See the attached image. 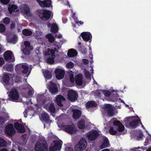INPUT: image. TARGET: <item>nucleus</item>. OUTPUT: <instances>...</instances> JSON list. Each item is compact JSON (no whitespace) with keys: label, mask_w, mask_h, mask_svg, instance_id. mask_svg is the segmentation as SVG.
Wrapping results in <instances>:
<instances>
[{"label":"nucleus","mask_w":151,"mask_h":151,"mask_svg":"<svg viewBox=\"0 0 151 151\" xmlns=\"http://www.w3.org/2000/svg\"><path fill=\"white\" fill-rule=\"evenodd\" d=\"M113 124L115 126V127H117V130L114 129L113 127H110L109 132L112 135H115L117 132V131L120 132L123 131L124 129V127L122 124L119 121L115 120L113 122Z\"/></svg>","instance_id":"obj_1"},{"label":"nucleus","mask_w":151,"mask_h":151,"mask_svg":"<svg viewBox=\"0 0 151 151\" xmlns=\"http://www.w3.org/2000/svg\"><path fill=\"white\" fill-rule=\"evenodd\" d=\"M37 12L40 18L43 20H48L51 16V11L45 9L38 10Z\"/></svg>","instance_id":"obj_2"},{"label":"nucleus","mask_w":151,"mask_h":151,"mask_svg":"<svg viewBox=\"0 0 151 151\" xmlns=\"http://www.w3.org/2000/svg\"><path fill=\"white\" fill-rule=\"evenodd\" d=\"M35 150L37 151H48L47 145L45 139L40 140L35 145Z\"/></svg>","instance_id":"obj_3"},{"label":"nucleus","mask_w":151,"mask_h":151,"mask_svg":"<svg viewBox=\"0 0 151 151\" xmlns=\"http://www.w3.org/2000/svg\"><path fill=\"white\" fill-rule=\"evenodd\" d=\"M85 144H87L86 139L82 138L75 145L74 148L75 151H82L85 149L86 147Z\"/></svg>","instance_id":"obj_4"},{"label":"nucleus","mask_w":151,"mask_h":151,"mask_svg":"<svg viewBox=\"0 0 151 151\" xmlns=\"http://www.w3.org/2000/svg\"><path fill=\"white\" fill-rule=\"evenodd\" d=\"M5 132L7 135L12 137L16 132L13 124L11 123L8 124L5 128Z\"/></svg>","instance_id":"obj_5"},{"label":"nucleus","mask_w":151,"mask_h":151,"mask_svg":"<svg viewBox=\"0 0 151 151\" xmlns=\"http://www.w3.org/2000/svg\"><path fill=\"white\" fill-rule=\"evenodd\" d=\"M68 99L71 102L76 101L78 97V94L77 92L73 90L68 91L67 93Z\"/></svg>","instance_id":"obj_6"},{"label":"nucleus","mask_w":151,"mask_h":151,"mask_svg":"<svg viewBox=\"0 0 151 151\" xmlns=\"http://www.w3.org/2000/svg\"><path fill=\"white\" fill-rule=\"evenodd\" d=\"M4 57L6 61L8 62H14L15 61L13 54L11 51H5L4 53Z\"/></svg>","instance_id":"obj_7"},{"label":"nucleus","mask_w":151,"mask_h":151,"mask_svg":"<svg viewBox=\"0 0 151 151\" xmlns=\"http://www.w3.org/2000/svg\"><path fill=\"white\" fill-rule=\"evenodd\" d=\"M74 127V124H72L71 125H62L61 129L65 132L72 134L74 133L76 131Z\"/></svg>","instance_id":"obj_8"},{"label":"nucleus","mask_w":151,"mask_h":151,"mask_svg":"<svg viewBox=\"0 0 151 151\" xmlns=\"http://www.w3.org/2000/svg\"><path fill=\"white\" fill-rule=\"evenodd\" d=\"M88 139L91 140H94L99 136V134L96 130H91L86 134Z\"/></svg>","instance_id":"obj_9"},{"label":"nucleus","mask_w":151,"mask_h":151,"mask_svg":"<svg viewBox=\"0 0 151 151\" xmlns=\"http://www.w3.org/2000/svg\"><path fill=\"white\" fill-rule=\"evenodd\" d=\"M9 96L12 101L17 100L19 96L18 91L16 89H13L10 92Z\"/></svg>","instance_id":"obj_10"},{"label":"nucleus","mask_w":151,"mask_h":151,"mask_svg":"<svg viewBox=\"0 0 151 151\" xmlns=\"http://www.w3.org/2000/svg\"><path fill=\"white\" fill-rule=\"evenodd\" d=\"M54 72L56 75V77L58 80L62 79L64 77L65 72L64 71L59 68L55 69Z\"/></svg>","instance_id":"obj_11"},{"label":"nucleus","mask_w":151,"mask_h":151,"mask_svg":"<svg viewBox=\"0 0 151 151\" xmlns=\"http://www.w3.org/2000/svg\"><path fill=\"white\" fill-rule=\"evenodd\" d=\"M15 128L17 130L18 133H24L26 131V129L24 126L22 124L16 122L14 124Z\"/></svg>","instance_id":"obj_12"},{"label":"nucleus","mask_w":151,"mask_h":151,"mask_svg":"<svg viewBox=\"0 0 151 151\" xmlns=\"http://www.w3.org/2000/svg\"><path fill=\"white\" fill-rule=\"evenodd\" d=\"M50 85L49 87V90L52 94L57 93L58 90L56 84L52 82H50Z\"/></svg>","instance_id":"obj_13"},{"label":"nucleus","mask_w":151,"mask_h":151,"mask_svg":"<svg viewBox=\"0 0 151 151\" xmlns=\"http://www.w3.org/2000/svg\"><path fill=\"white\" fill-rule=\"evenodd\" d=\"M105 109L109 116L112 117L114 114L112 106L110 104H107L105 106Z\"/></svg>","instance_id":"obj_14"},{"label":"nucleus","mask_w":151,"mask_h":151,"mask_svg":"<svg viewBox=\"0 0 151 151\" xmlns=\"http://www.w3.org/2000/svg\"><path fill=\"white\" fill-rule=\"evenodd\" d=\"M140 123L142 124L141 120L140 119H135L129 123V126L132 128L134 129L138 126V124Z\"/></svg>","instance_id":"obj_15"},{"label":"nucleus","mask_w":151,"mask_h":151,"mask_svg":"<svg viewBox=\"0 0 151 151\" xmlns=\"http://www.w3.org/2000/svg\"><path fill=\"white\" fill-rule=\"evenodd\" d=\"M75 81L76 84L79 86L83 84V76L82 74H79L75 77Z\"/></svg>","instance_id":"obj_16"},{"label":"nucleus","mask_w":151,"mask_h":151,"mask_svg":"<svg viewBox=\"0 0 151 151\" xmlns=\"http://www.w3.org/2000/svg\"><path fill=\"white\" fill-rule=\"evenodd\" d=\"M72 112H73V117L75 120L78 119L81 115V112L79 110L73 109L72 110Z\"/></svg>","instance_id":"obj_17"},{"label":"nucleus","mask_w":151,"mask_h":151,"mask_svg":"<svg viewBox=\"0 0 151 151\" xmlns=\"http://www.w3.org/2000/svg\"><path fill=\"white\" fill-rule=\"evenodd\" d=\"M56 103L58 106H63V104L62 101H65V99L62 96L59 95L56 97Z\"/></svg>","instance_id":"obj_18"},{"label":"nucleus","mask_w":151,"mask_h":151,"mask_svg":"<svg viewBox=\"0 0 151 151\" xmlns=\"http://www.w3.org/2000/svg\"><path fill=\"white\" fill-rule=\"evenodd\" d=\"M51 4V0H45L40 2L39 5L42 7H49Z\"/></svg>","instance_id":"obj_19"},{"label":"nucleus","mask_w":151,"mask_h":151,"mask_svg":"<svg viewBox=\"0 0 151 151\" xmlns=\"http://www.w3.org/2000/svg\"><path fill=\"white\" fill-rule=\"evenodd\" d=\"M81 36L83 39L85 41H88L91 37V33L89 32H83L81 34Z\"/></svg>","instance_id":"obj_20"},{"label":"nucleus","mask_w":151,"mask_h":151,"mask_svg":"<svg viewBox=\"0 0 151 151\" xmlns=\"http://www.w3.org/2000/svg\"><path fill=\"white\" fill-rule=\"evenodd\" d=\"M9 75H11V74L8 73H6L4 74L2 80L5 84H9V83L10 79Z\"/></svg>","instance_id":"obj_21"},{"label":"nucleus","mask_w":151,"mask_h":151,"mask_svg":"<svg viewBox=\"0 0 151 151\" xmlns=\"http://www.w3.org/2000/svg\"><path fill=\"white\" fill-rule=\"evenodd\" d=\"M21 9L22 12L26 14H28L30 13V9L27 4H24L22 6Z\"/></svg>","instance_id":"obj_22"},{"label":"nucleus","mask_w":151,"mask_h":151,"mask_svg":"<svg viewBox=\"0 0 151 151\" xmlns=\"http://www.w3.org/2000/svg\"><path fill=\"white\" fill-rule=\"evenodd\" d=\"M77 54V51L76 50L72 49L69 50L67 53L68 56L70 58L75 57Z\"/></svg>","instance_id":"obj_23"},{"label":"nucleus","mask_w":151,"mask_h":151,"mask_svg":"<svg viewBox=\"0 0 151 151\" xmlns=\"http://www.w3.org/2000/svg\"><path fill=\"white\" fill-rule=\"evenodd\" d=\"M110 146L109 141L108 138L105 137L104 140V141L101 145L100 147L101 149L109 147Z\"/></svg>","instance_id":"obj_24"},{"label":"nucleus","mask_w":151,"mask_h":151,"mask_svg":"<svg viewBox=\"0 0 151 151\" xmlns=\"http://www.w3.org/2000/svg\"><path fill=\"white\" fill-rule=\"evenodd\" d=\"M85 121L83 119H81L78 122L77 126L80 129H84L86 126Z\"/></svg>","instance_id":"obj_25"},{"label":"nucleus","mask_w":151,"mask_h":151,"mask_svg":"<svg viewBox=\"0 0 151 151\" xmlns=\"http://www.w3.org/2000/svg\"><path fill=\"white\" fill-rule=\"evenodd\" d=\"M53 142L54 144V147L56 150H58L60 149L61 147V144L60 141L53 140Z\"/></svg>","instance_id":"obj_26"},{"label":"nucleus","mask_w":151,"mask_h":151,"mask_svg":"<svg viewBox=\"0 0 151 151\" xmlns=\"http://www.w3.org/2000/svg\"><path fill=\"white\" fill-rule=\"evenodd\" d=\"M97 104L94 101H88L86 104V107L87 108H89L90 107H96Z\"/></svg>","instance_id":"obj_27"},{"label":"nucleus","mask_w":151,"mask_h":151,"mask_svg":"<svg viewBox=\"0 0 151 151\" xmlns=\"http://www.w3.org/2000/svg\"><path fill=\"white\" fill-rule=\"evenodd\" d=\"M23 34L25 36H30L32 34V32L30 29H24L22 30Z\"/></svg>","instance_id":"obj_28"},{"label":"nucleus","mask_w":151,"mask_h":151,"mask_svg":"<svg viewBox=\"0 0 151 151\" xmlns=\"http://www.w3.org/2000/svg\"><path fill=\"white\" fill-rule=\"evenodd\" d=\"M59 30L58 25L56 24H53L51 27L50 31L54 33H57Z\"/></svg>","instance_id":"obj_29"},{"label":"nucleus","mask_w":151,"mask_h":151,"mask_svg":"<svg viewBox=\"0 0 151 151\" xmlns=\"http://www.w3.org/2000/svg\"><path fill=\"white\" fill-rule=\"evenodd\" d=\"M3 68L4 69L6 70L7 71L9 72H12L13 70V65L12 64H9L7 65H5L3 66Z\"/></svg>","instance_id":"obj_30"},{"label":"nucleus","mask_w":151,"mask_h":151,"mask_svg":"<svg viewBox=\"0 0 151 151\" xmlns=\"http://www.w3.org/2000/svg\"><path fill=\"white\" fill-rule=\"evenodd\" d=\"M55 52L53 49H50V48H48L47 51L45 53V55L46 56L51 55L52 57H55Z\"/></svg>","instance_id":"obj_31"},{"label":"nucleus","mask_w":151,"mask_h":151,"mask_svg":"<svg viewBox=\"0 0 151 151\" xmlns=\"http://www.w3.org/2000/svg\"><path fill=\"white\" fill-rule=\"evenodd\" d=\"M44 74L45 77L48 79H50L52 77V74L48 70H46L44 72Z\"/></svg>","instance_id":"obj_32"},{"label":"nucleus","mask_w":151,"mask_h":151,"mask_svg":"<svg viewBox=\"0 0 151 151\" xmlns=\"http://www.w3.org/2000/svg\"><path fill=\"white\" fill-rule=\"evenodd\" d=\"M17 8V6L15 5H12L8 8V11L10 14H12L13 12H15V10Z\"/></svg>","instance_id":"obj_33"},{"label":"nucleus","mask_w":151,"mask_h":151,"mask_svg":"<svg viewBox=\"0 0 151 151\" xmlns=\"http://www.w3.org/2000/svg\"><path fill=\"white\" fill-rule=\"evenodd\" d=\"M41 117L42 120L45 122H46L48 121L49 120V116L46 113L42 114Z\"/></svg>","instance_id":"obj_34"},{"label":"nucleus","mask_w":151,"mask_h":151,"mask_svg":"<svg viewBox=\"0 0 151 151\" xmlns=\"http://www.w3.org/2000/svg\"><path fill=\"white\" fill-rule=\"evenodd\" d=\"M7 142L4 139L0 137V147L6 146Z\"/></svg>","instance_id":"obj_35"},{"label":"nucleus","mask_w":151,"mask_h":151,"mask_svg":"<svg viewBox=\"0 0 151 151\" xmlns=\"http://www.w3.org/2000/svg\"><path fill=\"white\" fill-rule=\"evenodd\" d=\"M32 50L31 48L25 47L23 50V52L25 55H28L30 53V50Z\"/></svg>","instance_id":"obj_36"},{"label":"nucleus","mask_w":151,"mask_h":151,"mask_svg":"<svg viewBox=\"0 0 151 151\" xmlns=\"http://www.w3.org/2000/svg\"><path fill=\"white\" fill-rule=\"evenodd\" d=\"M22 68L23 69V73L24 74H26L28 72L29 68L28 66L25 65H22Z\"/></svg>","instance_id":"obj_37"},{"label":"nucleus","mask_w":151,"mask_h":151,"mask_svg":"<svg viewBox=\"0 0 151 151\" xmlns=\"http://www.w3.org/2000/svg\"><path fill=\"white\" fill-rule=\"evenodd\" d=\"M79 49L80 51L83 54H85L87 52V50L85 47L82 46H80L79 47Z\"/></svg>","instance_id":"obj_38"},{"label":"nucleus","mask_w":151,"mask_h":151,"mask_svg":"<svg viewBox=\"0 0 151 151\" xmlns=\"http://www.w3.org/2000/svg\"><path fill=\"white\" fill-rule=\"evenodd\" d=\"M48 109L51 112L53 113L55 112V109L54 106V104L52 103H51L48 107Z\"/></svg>","instance_id":"obj_39"},{"label":"nucleus","mask_w":151,"mask_h":151,"mask_svg":"<svg viewBox=\"0 0 151 151\" xmlns=\"http://www.w3.org/2000/svg\"><path fill=\"white\" fill-rule=\"evenodd\" d=\"M55 57H49L47 60V63L49 64H53L54 63V58Z\"/></svg>","instance_id":"obj_40"},{"label":"nucleus","mask_w":151,"mask_h":151,"mask_svg":"<svg viewBox=\"0 0 151 151\" xmlns=\"http://www.w3.org/2000/svg\"><path fill=\"white\" fill-rule=\"evenodd\" d=\"M102 93L106 97L110 96L111 94V92L110 91L107 90H103Z\"/></svg>","instance_id":"obj_41"},{"label":"nucleus","mask_w":151,"mask_h":151,"mask_svg":"<svg viewBox=\"0 0 151 151\" xmlns=\"http://www.w3.org/2000/svg\"><path fill=\"white\" fill-rule=\"evenodd\" d=\"M74 66V64L72 62H69L68 63L66 64V67L69 69H71Z\"/></svg>","instance_id":"obj_42"},{"label":"nucleus","mask_w":151,"mask_h":151,"mask_svg":"<svg viewBox=\"0 0 151 151\" xmlns=\"http://www.w3.org/2000/svg\"><path fill=\"white\" fill-rule=\"evenodd\" d=\"M6 30V28L5 25L3 24H0V32L3 33Z\"/></svg>","instance_id":"obj_43"},{"label":"nucleus","mask_w":151,"mask_h":151,"mask_svg":"<svg viewBox=\"0 0 151 151\" xmlns=\"http://www.w3.org/2000/svg\"><path fill=\"white\" fill-rule=\"evenodd\" d=\"M3 21L4 24H8L10 22V19L9 17H6L4 19Z\"/></svg>","instance_id":"obj_44"},{"label":"nucleus","mask_w":151,"mask_h":151,"mask_svg":"<svg viewBox=\"0 0 151 151\" xmlns=\"http://www.w3.org/2000/svg\"><path fill=\"white\" fill-rule=\"evenodd\" d=\"M84 75L86 78H91V74L89 71L86 70L85 71Z\"/></svg>","instance_id":"obj_45"},{"label":"nucleus","mask_w":151,"mask_h":151,"mask_svg":"<svg viewBox=\"0 0 151 151\" xmlns=\"http://www.w3.org/2000/svg\"><path fill=\"white\" fill-rule=\"evenodd\" d=\"M24 44L25 46V47L31 48L30 43L29 41H25L24 42Z\"/></svg>","instance_id":"obj_46"},{"label":"nucleus","mask_w":151,"mask_h":151,"mask_svg":"<svg viewBox=\"0 0 151 151\" xmlns=\"http://www.w3.org/2000/svg\"><path fill=\"white\" fill-rule=\"evenodd\" d=\"M69 78L70 82L72 83L74 82V78L73 73H71L69 75Z\"/></svg>","instance_id":"obj_47"},{"label":"nucleus","mask_w":151,"mask_h":151,"mask_svg":"<svg viewBox=\"0 0 151 151\" xmlns=\"http://www.w3.org/2000/svg\"><path fill=\"white\" fill-rule=\"evenodd\" d=\"M4 63V59L0 57V67H2Z\"/></svg>","instance_id":"obj_48"},{"label":"nucleus","mask_w":151,"mask_h":151,"mask_svg":"<svg viewBox=\"0 0 151 151\" xmlns=\"http://www.w3.org/2000/svg\"><path fill=\"white\" fill-rule=\"evenodd\" d=\"M10 0H0V2L2 4L6 5L9 3Z\"/></svg>","instance_id":"obj_49"},{"label":"nucleus","mask_w":151,"mask_h":151,"mask_svg":"<svg viewBox=\"0 0 151 151\" xmlns=\"http://www.w3.org/2000/svg\"><path fill=\"white\" fill-rule=\"evenodd\" d=\"M143 135L142 132L141 131L137 135V137L139 139H142L143 137Z\"/></svg>","instance_id":"obj_50"},{"label":"nucleus","mask_w":151,"mask_h":151,"mask_svg":"<svg viewBox=\"0 0 151 151\" xmlns=\"http://www.w3.org/2000/svg\"><path fill=\"white\" fill-rule=\"evenodd\" d=\"M8 41L9 42H14L16 41V38L14 37L12 38L9 39Z\"/></svg>","instance_id":"obj_51"},{"label":"nucleus","mask_w":151,"mask_h":151,"mask_svg":"<svg viewBox=\"0 0 151 151\" xmlns=\"http://www.w3.org/2000/svg\"><path fill=\"white\" fill-rule=\"evenodd\" d=\"M50 43H53L55 40V37L52 36L48 39Z\"/></svg>","instance_id":"obj_52"},{"label":"nucleus","mask_w":151,"mask_h":151,"mask_svg":"<svg viewBox=\"0 0 151 151\" xmlns=\"http://www.w3.org/2000/svg\"><path fill=\"white\" fill-rule=\"evenodd\" d=\"M49 150V151H55L56 150L55 148L54 147V146H53L50 147Z\"/></svg>","instance_id":"obj_53"},{"label":"nucleus","mask_w":151,"mask_h":151,"mask_svg":"<svg viewBox=\"0 0 151 151\" xmlns=\"http://www.w3.org/2000/svg\"><path fill=\"white\" fill-rule=\"evenodd\" d=\"M83 62L85 64L87 65L88 64L89 61L88 59H83Z\"/></svg>","instance_id":"obj_54"},{"label":"nucleus","mask_w":151,"mask_h":151,"mask_svg":"<svg viewBox=\"0 0 151 151\" xmlns=\"http://www.w3.org/2000/svg\"><path fill=\"white\" fill-rule=\"evenodd\" d=\"M15 24L14 23H12L10 25V28L11 29H13L15 27Z\"/></svg>","instance_id":"obj_55"},{"label":"nucleus","mask_w":151,"mask_h":151,"mask_svg":"<svg viewBox=\"0 0 151 151\" xmlns=\"http://www.w3.org/2000/svg\"><path fill=\"white\" fill-rule=\"evenodd\" d=\"M60 49V47L58 46H57V47H55L54 48L53 50H54V52H58V50Z\"/></svg>","instance_id":"obj_56"},{"label":"nucleus","mask_w":151,"mask_h":151,"mask_svg":"<svg viewBox=\"0 0 151 151\" xmlns=\"http://www.w3.org/2000/svg\"><path fill=\"white\" fill-rule=\"evenodd\" d=\"M53 35L51 34H49L47 35L46 36V37L49 39Z\"/></svg>","instance_id":"obj_57"},{"label":"nucleus","mask_w":151,"mask_h":151,"mask_svg":"<svg viewBox=\"0 0 151 151\" xmlns=\"http://www.w3.org/2000/svg\"><path fill=\"white\" fill-rule=\"evenodd\" d=\"M27 94L29 96H31L32 94V90H29Z\"/></svg>","instance_id":"obj_58"},{"label":"nucleus","mask_w":151,"mask_h":151,"mask_svg":"<svg viewBox=\"0 0 151 151\" xmlns=\"http://www.w3.org/2000/svg\"><path fill=\"white\" fill-rule=\"evenodd\" d=\"M73 17L74 19L75 23L77 24V22L78 21V18L77 17Z\"/></svg>","instance_id":"obj_59"},{"label":"nucleus","mask_w":151,"mask_h":151,"mask_svg":"<svg viewBox=\"0 0 151 151\" xmlns=\"http://www.w3.org/2000/svg\"><path fill=\"white\" fill-rule=\"evenodd\" d=\"M83 24V22H82V21H78L77 24H78V25H79V24L80 25H82Z\"/></svg>","instance_id":"obj_60"},{"label":"nucleus","mask_w":151,"mask_h":151,"mask_svg":"<svg viewBox=\"0 0 151 151\" xmlns=\"http://www.w3.org/2000/svg\"><path fill=\"white\" fill-rule=\"evenodd\" d=\"M24 116V117L26 118L27 116V112L26 111H24L23 112Z\"/></svg>","instance_id":"obj_61"},{"label":"nucleus","mask_w":151,"mask_h":151,"mask_svg":"<svg viewBox=\"0 0 151 151\" xmlns=\"http://www.w3.org/2000/svg\"><path fill=\"white\" fill-rule=\"evenodd\" d=\"M55 37H56L58 38H61L62 37V35H61L60 34L58 36H57V35L55 36Z\"/></svg>","instance_id":"obj_62"},{"label":"nucleus","mask_w":151,"mask_h":151,"mask_svg":"<svg viewBox=\"0 0 151 151\" xmlns=\"http://www.w3.org/2000/svg\"><path fill=\"white\" fill-rule=\"evenodd\" d=\"M67 73L69 74V75H70V74L71 73H73V71L71 70H68V71H67Z\"/></svg>","instance_id":"obj_63"},{"label":"nucleus","mask_w":151,"mask_h":151,"mask_svg":"<svg viewBox=\"0 0 151 151\" xmlns=\"http://www.w3.org/2000/svg\"><path fill=\"white\" fill-rule=\"evenodd\" d=\"M0 151H8L6 149V148H3L1 149Z\"/></svg>","instance_id":"obj_64"}]
</instances>
